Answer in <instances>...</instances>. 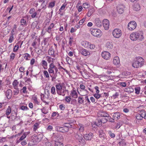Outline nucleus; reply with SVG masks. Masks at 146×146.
I'll return each mask as SVG.
<instances>
[{
	"mask_svg": "<svg viewBox=\"0 0 146 146\" xmlns=\"http://www.w3.org/2000/svg\"><path fill=\"white\" fill-rule=\"evenodd\" d=\"M130 39L133 41H135L137 40H142L143 39L144 37L141 32L133 33L130 35Z\"/></svg>",
	"mask_w": 146,
	"mask_h": 146,
	"instance_id": "1",
	"label": "nucleus"
},
{
	"mask_svg": "<svg viewBox=\"0 0 146 146\" xmlns=\"http://www.w3.org/2000/svg\"><path fill=\"white\" fill-rule=\"evenodd\" d=\"M144 62L143 59L142 58L139 57L137 58V60L133 61L132 66L134 68H138L142 66Z\"/></svg>",
	"mask_w": 146,
	"mask_h": 146,
	"instance_id": "2",
	"label": "nucleus"
},
{
	"mask_svg": "<svg viewBox=\"0 0 146 146\" xmlns=\"http://www.w3.org/2000/svg\"><path fill=\"white\" fill-rule=\"evenodd\" d=\"M90 31L91 34L94 36L100 37L102 35L101 31L99 29L91 28Z\"/></svg>",
	"mask_w": 146,
	"mask_h": 146,
	"instance_id": "3",
	"label": "nucleus"
},
{
	"mask_svg": "<svg viewBox=\"0 0 146 146\" xmlns=\"http://www.w3.org/2000/svg\"><path fill=\"white\" fill-rule=\"evenodd\" d=\"M74 135L76 138L80 143H83L84 140L83 139V136L79 132H74Z\"/></svg>",
	"mask_w": 146,
	"mask_h": 146,
	"instance_id": "4",
	"label": "nucleus"
},
{
	"mask_svg": "<svg viewBox=\"0 0 146 146\" xmlns=\"http://www.w3.org/2000/svg\"><path fill=\"white\" fill-rule=\"evenodd\" d=\"M113 35L115 38H118L122 35L121 31L120 29L118 28L115 29L113 31Z\"/></svg>",
	"mask_w": 146,
	"mask_h": 146,
	"instance_id": "5",
	"label": "nucleus"
},
{
	"mask_svg": "<svg viewBox=\"0 0 146 146\" xmlns=\"http://www.w3.org/2000/svg\"><path fill=\"white\" fill-rule=\"evenodd\" d=\"M56 129L57 131L62 133L68 132L69 130L67 127L64 126L62 127L57 126L56 127Z\"/></svg>",
	"mask_w": 146,
	"mask_h": 146,
	"instance_id": "6",
	"label": "nucleus"
},
{
	"mask_svg": "<svg viewBox=\"0 0 146 146\" xmlns=\"http://www.w3.org/2000/svg\"><path fill=\"white\" fill-rule=\"evenodd\" d=\"M137 26L136 22L134 21H132L129 23L128 28L130 30H132L135 29Z\"/></svg>",
	"mask_w": 146,
	"mask_h": 146,
	"instance_id": "7",
	"label": "nucleus"
},
{
	"mask_svg": "<svg viewBox=\"0 0 146 146\" xmlns=\"http://www.w3.org/2000/svg\"><path fill=\"white\" fill-rule=\"evenodd\" d=\"M64 84L63 83H57L55 85V86L56 88V90L57 93L64 87Z\"/></svg>",
	"mask_w": 146,
	"mask_h": 146,
	"instance_id": "8",
	"label": "nucleus"
},
{
	"mask_svg": "<svg viewBox=\"0 0 146 146\" xmlns=\"http://www.w3.org/2000/svg\"><path fill=\"white\" fill-rule=\"evenodd\" d=\"M102 57L105 59L106 60H108L110 57V54L107 51H104L102 54Z\"/></svg>",
	"mask_w": 146,
	"mask_h": 146,
	"instance_id": "9",
	"label": "nucleus"
},
{
	"mask_svg": "<svg viewBox=\"0 0 146 146\" xmlns=\"http://www.w3.org/2000/svg\"><path fill=\"white\" fill-rule=\"evenodd\" d=\"M110 25L109 21L107 19H104L103 21V25L105 29L107 30L109 28Z\"/></svg>",
	"mask_w": 146,
	"mask_h": 146,
	"instance_id": "10",
	"label": "nucleus"
},
{
	"mask_svg": "<svg viewBox=\"0 0 146 146\" xmlns=\"http://www.w3.org/2000/svg\"><path fill=\"white\" fill-rule=\"evenodd\" d=\"M79 52L81 54L84 56H87L90 55V53L86 49L82 48L80 49L79 50Z\"/></svg>",
	"mask_w": 146,
	"mask_h": 146,
	"instance_id": "11",
	"label": "nucleus"
},
{
	"mask_svg": "<svg viewBox=\"0 0 146 146\" xmlns=\"http://www.w3.org/2000/svg\"><path fill=\"white\" fill-rule=\"evenodd\" d=\"M55 66L54 65L53 63L50 64L49 66V68L48 69V71L50 74H54V69L55 68Z\"/></svg>",
	"mask_w": 146,
	"mask_h": 146,
	"instance_id": "12",
	"label": "nucleus"
},
{
	"mask_svg": "<svg viewBox=\"0 0 146 146\" xmlns=\"http://www.w3.org/2000/svg\"><path fill=\"white\" fill-rule=\"evenodd\" d=\"M95 25L98 27H100L102 25V20H101L99 18H96L94 21Z\"/></svg>",
	"mask_w": 146,
	"mask_h": 146,
	"instance_id": "13",
	"label": "nucleus"
},
{
	"mask_svg": "<svg viewBox=\"0 0 146 146\" xmlns=\"http://www.w3.org/2000/svg\"><path fill=\"white\" fill-rule=\"evenodd\" d=\"M125 7V6L123 5H119L117 7V11L118 13L120 14L122 13Z\"/></svg>",
	"mask_w": 146,
	"mask_h": 146,
	"instance_id": "14",
	"label": "nucleus"
},
{
	"mask_svg": "<svg viewBox=\"0 0 146 146\" xmlns=\"http://www.w3.org/2000/svg\"><path fill=\"white\" fill-rule=\"evenodd\" d=\"M93 133H90L88 134L85 135L84 137L87 140H91L93 138Z\"/></svg>",
	"mask_w": 146,
	"mask_h": 146,
	"instance_id": "15",
	"label": "nucleus"
},
{
	"mask_svg": "<svg viewBox=\"0 0 146 146\" xmlns=\"http://www.w3.org/2000/svg\"><path fill=\"white\" fill-rule=\"evenodd\" d=\"M68 90H66V86H65L63 88L57 93L59 95H61L62 96H64L65 95L66 92Z\"/></svg>",
	"mask_w": 146,
	"mask_h": 146,
	"instance_id": "16",
	"label": "nucleus"
},
{
	"mask_svg": "<svg viewBox=\"0 0 146 146\" xmlns=\"http://www.w3.org/2000/svg\"><path fill=\"white\" fill-rule=\"evenodd\" d=\"M99 134L100 137L102 140H104L106 139V134L102 130H100L99 131Z\"/></svg>",
	"mask_w": 146,
	"mask_h": 146,
	"instance_id": "17",
	"label": "nucleus"
},
{
	"mask_svg": "<svg viewBox=\"0 0 146 146\" xmlns=\"http://www.w3.org/2000/svg\"><path fill=\"white\" fill-rule=\"evenodd\" d=\"M113 63L115 65H119L120 64V60L118 57L115 56L114 57L113 60Z\"/></svg>",
	"mask_w": 146,
	"mask_h": 146,
	"instance_id": "18",
	"label": "nucleus"
},
{
	"mask_svg": "<svg viewBox=\"0 0 146 146\" xmlns=\"http://www.w3.org/2000/svg\"><path fill=\"white\" fill-rule=\"evenodd\" d=\"M5 95L8 99H10L12 96V92L10 89L7 90L5 93Z\"/></svg>",
	"mask_w": 146,
	"mask_h": 146,
	"instance_id": "19",
	"label": "nucleus"
},
{
	"mask_svg": "<svg viewBox=\"0 0 146 146\" xmlns=\"http://www.w3.org/2000/svg\"><path fill=\"white\" fill-rule=\"evenodd\" d=\"M133 9L135 11H138L140 9V5L137 3H134L133 5Z\"/></svg>",
	"mask_w": 146,
	"mask_h": 146,
	"instance_id": "20",
	"label": "nucleus"
},
{
	"mask_svg": "<svg viewBox=\"0 0 146 146\" xmlns=\"http://www.w3.org/2000/svg\"><path fill=\"white\" fill-rule=\"evenodd\" d=\"M86 43H87L88 46H85V47H89L90 49H94L95 47V45L94 44H91L88 42H83V45L84 44H86Z\"/></svg>",
	"mask_w": 146,
	"mask_h": 146,
	"instance_id": "21",
	"label": "nucleus"
},
{
	"mask_svg": "<svg viewBox=\"0 0 146 146\" xmlns=\"http://www.w3.org/2000/svg\"><path fill=\"white\" fill-rule=\"evenodd\" d=\"M106 47L108 50H110L113 48V44L112 42H107L106 44Z\"/></svg>",
	"mask_w": 146,
	"mask_h": 146,
	"instance_id": "22",
	"label": "nucleus"
},
{
	"mask_svg": "<svg viewBox=\"0 0 146 146\" xmlns=\"http://www.w3.org/2000/svg\"><path fill=\"white\" fill-rule=\"evenodd\" d=\"M54 49L52 46H51L49 49L48 50V54L50 55H54Z\"/></svg>",
	"mask_w": 146,
	"mask_h": 146,
	"instance_id": "23",
	"label": "nucleus"
},
{
	"mask_svg": "<svg viewBox=\"0 0 146 146\" xmlns=\"http://www.w3.org/2000/svg\"><path fill=\"white\" fill-rule=\"evenodd\" d=\"M71 96L72 98H77L78 97V95L76 90H73L71 92Z\"/></svg>",
	"mask_w": 146,
	"mask_h": 146,
	"instance_id": "24",
	"label": "nucleus"
},
{
	"mask_svg": "<svg viewBox=\"0 0 146 146\" xmlns=\"http://www.w3.org/2000/svg\"><path fill=\"white\" fill-rule=\"evenodd\" d=\"M113 117L115 119L117 120L120 118V114L119 112H117L114 113L113 115Z\"/></svg>",
	"mask_w": 146,
	"mask_h": 146,
	"instance_id": "25",
	"label": "nucleus"
},
{
	"mask_svg": "<svg viewBox=\"0 0 146 146\" xmlns=\"http://www.w3.org/2000/svg\"><path fill=\"white\" fill-rule=\"evenodd\" d=\"M41 64L43 67L44 69H46V67L47 66V63L46 62L45 60H42L41 62Z\"/></svg>",
	"mask_w": 146,
	"mask_h": 146,
	"instance_id": "26",
	"label": "nucleus"
},
{
	"mask_svg": "<svg viewBox=\"0 0 146 146\" xmlns=\"http://www.w3.org/2000/svg\"><path fill=\"white\" fill-rule=\"evenodd\" d=\"M145 112L144 110H142L140 111L139 114L141 115L142 118H143L145 119H146V116L145 114Z\"/></svg>",
	"mask_w": 146,
	"mask_h": 146,
	"instance_id": "27",
	"label": "nucleus"
},
{
	"mask_svg": "<svg viewBox=\"0 0 146 146\" xmlns=\"http://www.w3.org/2000/svg\"><path fill=\"white\" fill-rule=\"evenodd\" d=\"M29 133L27 134L26 133H23V135L19 139V140L17 141L18 143L19 142L23 140L25 138L27 134H28Z\"/></svg>",
	"mask_w": 146,
	"mask_h": 146,
	"instance_id": "28",
	"label": "nucleus"
},
{
	"mask_svg": "<svg viewBox=\"0 0 146 146\" xmlns=\"http://www.w3.org/2000/svg\"><path fill=\"white\" fill-rule=\"evenodd\" d=\"M81 93V95L82 96H86L87 95L88 93V91L86 90H83L80 91Z\"/></svg>",
	"mask_w": 146,
	"mask_h": 146,
	"instance_id": "29",
	"label": "nucleus"
},
{
	"mask_svg": "<svg viewBox=\"0 0 146 146\" xmlns=\"http://www.w3.org/2000/svg\"><path fill=\"white\" fill-rule=\"evenodd\" d=\"M11 111V108L10 106H9L6 111L5 114L7 115H8L10 113Z\"/></svg>",
	"mask_w": 146,
	"mask_h": 146,
	"instance_id": "30",
	"label": "nucleus"
},
{
	"mask_svg": "<svg viewBox=\"0 0 146 146\" xmlns=\"http://www.w3.org/2000/svg\"><path fill=\"white\" fill-rule=\"evenodd\" d=\"M20 42H19L18 43H17L16 45L14 46V47L13 48V51L14 52H16L18 49V48H19V44Z\"/></svg>",
	"mask_w": 146,
	"mask_h": 146,
	"instance_id": "31",
	"label": "nucleus"
},
{
	"mask_svg": "<svg viewBox=\"0 0 146 146\" xmlns=\"http://www.w3.org/2000/svg\"><path fill=\"white\" fill-rule=\"evenodd\" d=\"M94 10L93 9H90L88 13H87V16L88 17H90L92 14L94 13Z\"/></svg>",
	"mask_w": 146,
	"mask_h": 146,
	"instance_id": "32",
	"label": "nucleus"
},
{
	"mask_svg": "<svg viewBox=\"0 0 146 146\" xmlns=\"http://www.w3.org/2000/svg\"><path fill=\"white\" fill-rule=\"evenodd\" d=\"M43 73L44 76L46 78L49 80L50 78L48 72L46 70H44L43 71Z\"/></svg>",
	"mask_w": 146,
	"mask_h": 146,
	"instance_id": "33",
	"label": "nucleus"
},
{
	"mask_svg": "<svg viewBox=\"0 0 146 146\" xmlns=\"http://www.w3.org/2000/svg\"><path fill=\"white\" fill-rule=\"evenodd\" d=\"M108 115V114L107 113H104V112L101 113H99V116H100L101 117H107Z\"/></svg>",
	"mask_w": 146,
	"mask_h": 146,
	"instance_id": "34",
	"label": "nucleus"
},
{
	"mask_svg": "<svg viewBox=\"0 0 146 146\" xmlns=\"http://www.w3.org/2000/svg\"><path fill=\"white\" fill-rule=\"evenodd\" d=\"M47 1H44L41 5V9L45 8V7L47 4Z\"/></svg>",
	"mask_w": 146,
	"mask_h": 146,
	"instance_id": "35",
	"label": "nucleus"
},
{
	"mask_svg": "<svg viewBox=\"0 0 146 146\" xmlns=\"http://www.w3.org/2000/svg\"><path fill=\"white\" fill-rule=\"evenodd\" d=\"M78 102L79 104H82L84 103V100L82 99V98L79 97L78 98Z\"/></svg>",
	"mask_w": 146,
	"mask_h": 146,
	"instance_id": "36",
	"label": "nucleus"
},
{
	"mask_svg": "<svg viewBox=\"0 0 146 146\" xmlns=\"http://www.w3.org/2000/svg\"><path fill=\"white\" fill-rule=\"evenodd\" d=\"M51 92L53 95H55L56 94V89L54 86H53L51 87Z\"/></svg>",
	"mask_w": 146,
	"mask_h": 146,
	"instance_id": "37",
	"label": "nucleus"
},
{
	"mask_svg": "<svg viewBox=\"0 0 146 146\" xmlns=\"http://www.w3.org/2000/svg\"><path fill=\"white\" fill-rule=\"evenodd\" d=\"M125 91L128 92H132L134 91V90L132 87H130L126 88Z\"/></svg>",
	"mask_w": 146,
	"mask_h": 146,
	"instance_id": "38",
	"label": "nucleus"
},
{
	"mask_svg": "<svg viewBox=\"0 0 146 146\" xmlns=\"http://www.w3.org/2000/svg\"><path fill=\"white\" fill-rule=\"evenodd\" d=\"M21 25L22 26H26L27 23L26 21L24 19H22L21 20Z\"/></svg>",
	"mask_w": 146,
	"mask_h": 146,
	"instance_id": "39",
	"label": "nucleus"
},
{
	"mask_svg": "<svg viewBox=\"0 0 146 146\" xmlns=\"http://www.w3.org/2000/svg\"><path fill=\"white\" fill-rule=\"evenodd\" d=\"M53 141L55 142V143H57L60 141L58 137L57 136H54L53 138Z\"/></svg>",
	"mask_w": 146,
	"mask_h": 146,
	"instance_id": "40",
	"label": "nucleus"
},
{
	"mask_svg": "<svg viewBox=\"0 0 146 146\" xmlns=\"http://www.w3.org/2000/svg\"><path fill=\"white\" fill-rule=\"evenodd\" d=\"M108 117V119L109 121L110 122H114V118L113 117V118H112L108 114V117Z\"/></svg>",
	"mask_w": 146,
	"mask_h": 146,
	"instance_id": "41",
	"label": "nucleus"
},
{
	"mask_svg": "<svg viewBox=\"0 0 146 146\" xmlns=\"http://www.w3.org/2000/svg\"><path fill=\"white\" fill-rule=\"evenodd\" d=\"M39 124L37 123H36L34 125L33 129L34 131L36 130L38 128Z\"/></svg>",
	"mask_w": 146,
	"mask_h": 146,
	"instance_id": "42",
	"label": "nucleus"
},
{
	"mask_svg": "<svg viewBox=\"0 0 146 146\" xmlns=\"http://www.w3.org/2000/svg\"><path fill=\"white\" fill-rule=\"evenodd\" d=\"M20 109L23 110H29V108L27 106H21L20 107Z\"/></svg>",
	"mask_w": 146,
	"mask_h": 146,
	"instance_id": "43",
	"label": "nucleus"
},
{
	"mask_svg": "<svg viewBox=\"0 0 146 146\" xmlns=\"http://www.w3.org/2000/svg\"><path fill=\"white\" fill-rule=\"evenodd\" d=\"M55 146H63V143L60 141L57 143H55Z\"/></svg>",
	"mask_w": 146,
	"mask_h": 146,
	"instance_id": "44",
	"label": "nucleus"
},
{
	"mask_svg": "<svg viewBox=\"0 0 146 146\" xmlns=\"http://www.w3.org/2000/svg\"><path fill=\"white\" fill-rule=\"evenodd\" d=\"M66 4L65 3H64L63 5L61 6L60 8V9L59 10V11L61 12L62 10H64L66 7Z\"/></svg>",
	"mask_w": 146,
	"mask_h": 146,
	"instance_id": "45",
	"label": "nucleus"
},
{
	"mask_svg": "<svg viewBox=\"0 0 146 146\" xmlns=\"http://www.w3.org/2000/svg\"><path fill=\"white\" fill-rule=\"evenodd\" d=\"M135 93L137 94H139V93L140 91V88L139 87L135 88Z\"/></svg>",
	"mask_w": 146,
	"mask_h": 146,
	"instance_id": "46",
	"label": "nucleus"
},
{
	"mask_svg": "<svg viewBox=\"0 0 146 146\" xmlns=\"http://www.w3.org/2000/svg\"><path fill=\"white\" fill-rule=\"evenodd\" d=\"M24 55H25V56H24V58L26 60H29L28 57H30V56L29 54L27 53H25L24 54Z\"/></svg>",
	"mask_w": 146,
	"mask_h": 146,
	"instance_id": "47",
	"label": "nucleus"
},
{
	"mask_svg": "<svg viewBox=\"0 0 146 146\" xmlns=\"http://www.w3.org/2000/svg\"><path fill=\"white\" fill-rule=\"evenodd\" d=\"M27 90V87L26 86H24L23 87V88L22 89H21L20 91V92H21L22 91V92L24 93H27V92L26 90Z\"/></svg>",
	"mask_w": 146,
	"mask_h": 146,
	"instance_id": "48",
	"label": "nucleus"
},
{
	"mask_svg": "<svg viewBox=\"0 0 146 146\" xmlns=\"http://www.w3.org/2000/svg\"><path fill=\"white\" fill-rule=\"evenodd\" d=\"M136 117L137 119L139 120H141L142 119L141 115L139 114H137L136 115Z\"/></svg>",
	"mask_w": 146,
	"mask_h": 146,
	"instance_id": "49",
	"label": "nucleus"
},
{
	"mask_svg": "<svg viewBox=\"0 0 146 146\" xmlns=\"http://www.w3.org/2000/svg\"><path fill=\"white\" fill-rule=\"evenodd\" d=\"M59 108L62 110H64L65 109V106L63 104H61L59 106Z\"/></svg>",
	"mask_w": 146,
	"mask_h": 146,
	"instance_id": "50",
	"label": "nucleus"
},
{
	"mask_svg": "<svg viewBox=\"0 0 146 146\" xmlns=\"http://www.w3.org/2000/svg\"><path fill=\"white\" fill-rule=\"evenodd\" d=\"M83 6L84 8H87L89 7V5L88 4L85 3L83 4Z\"/></svg>",
	"mask_w": 146,
	"mask_h": 146,
	"instance_id": "51",
	"label": "nucleus"
},
{
	"mask_svg": "<svg viewBox=\"0 0 146 146\" xmlns=\"http://www.w3.org/2000/svg\"><path fill=\"white\" fill-rule=\"evenodd\" d=\"M94 96L96 98L98 99L100 97L101 95L97 93L96 94H95Z\"/></svg>",
	"mask_w": 146,
	"mask_h": 146,
	"instance_id": "52",
	"label": "nucleus"
},
{
	"mask_svg": "<svg viewBox=\"0 0 146 146\" xmlns=\"http://www.w3.org/2000/svg\"><path fill=\"white\" fill-rule=\"evenodd\" d=\"M14 40V37L13 36H10L9 40V43H11Z\"/></svg>",
	"mask_w": 146,
	"mask_h": 146,
	"instance_id": "53",
	"label": "nucleus"
},
{
	"mask_svg": "<svg viewBox=\"0 0 146 146\" xmlns=\"http://www.w3.org/2000/svg\"><path fill=\"white\" fill-rule=\"evenodd\" d=\"M55 5V2H53L50 3L49 5V7H50L51 8L53 7Z\"/></svg>",
	"mask_w": 146,
	"mask_h": 146,
	"instance_id": "54",
	"label": "nucleus"
},
{
	"mask_svg": "<svg viewBox=\"0 0 146 146\" xmlns=\"http://www.w3.org/2000/svg\"><path fill=\"white\" fill-rule=\"evenodd\" d=\"M47 58V61L49 63H50L52 61V58L50 56H47L46 57Z\"/></svg>",
	"mask_w": 146,
	"mask_h": 146,
	"instance_id": "55",
	"label": "nucleus"
},
{
	"mask_svg": "<svg viewBox=\"0 0 146 146\" xmlns=\"http://www.w3.org/2000/svg\"><path fill=\"white\" fill-rule=\"evenodd\" d=\"M18 84L19 82L16 80H14V81L13 83V86H17L18 85Z\"/></svg>",
	"mask_w": 146,
	"mask_h": 146,
	"instance_id": "56",
	"label": "nucleus"
},
{
	"mask_svg": "<svg viewBox=\"0 0 146 146\" xmlns=\"http://www.w3.org/2000/svg\"><path fill=\"white\" fill-rule=\"evenodd\" d=\"M71 99V98L69 96H66L65 98L66 101L68 102H70Z\"/></svg>",
	"mask_w": 146,
	"mask_h": 146,
	"instance_id": "57",
	"label": "nucleus"
},
{
	"mask_svg": "<svg viewBox=\"0 0 146 146\" xmlns=\"http://www.w3.org/2000/svg\"><path fill=\"white\" fill-rule=\"evenodd\" d=\"M15 56V54L14 53H12L10 56V58L11 59H12V60H13Z\"/></svg>",
	"mask_w": 146,
	"mask_h": 146,
	"instance_id": "58",
	"label": "nucleus"
},
{
	"mask_svg": "<svg viewBox=\"0 0 146 146\" xmlns=\"http://www.w3.org/2000/svg\"><path fill=\"white\" fill-rule=\"evenodd\" d=\"M77 102V101L76 100L73 99L71 101V104H73V105H74L76 104Z\"/></svg>",
	"mask_w": 146,
	"mask_h": 146,
	"instance_id": "59",
	"label": "nucleus"
},
{
	"mask_svg": "<svg viewBox=\"0 0 146 146\" xmlns=\"http://www.w3.org/2000/svg\"><path fill=\"white\" fill-rule=\"evenodd\" d=\"M35 11V9L34 8H31L30 9L29 11V13L31 14H32V13H33Z\"/></svg>",
	"mask_w": 146,
	"mask_h": 146,
	"instance_id": "60",
	"label": "nucleus"
},
{
	"mask_svg": "<svg viewBox=\"0 0 146 146\" xmlns=\"http://www.w3.org/2000/svg\"><path fill=\"white\" fill-rule=\"evenodd\" d=\"M37 14V13L36 12H34L32 14V15L31 16V17L33 18L35 17H36Z\"/></svg>",
	"mask_w": 146,
	"mask_h": 146,
	"instance_id": "61",
	"label": "nucleus"
},
{
	"mask_svg": "<svg viewBox=\"0 0 146 146\" xmlns=\"http://www.w3.org/2000/svg\"><path fill=\"white\" fill-rule=\"evenodd\" d=\"M79 130L81 132H83L84 130V125H83V126H81V127H80L79 128Z\"/></svg>",
	"mask_w": 146,
	"mask_h": 146,
	"instance_id": "62",
	"label": "nucleus"
},
{
	"mask_svg": "<svg viewBox=\"0 0 146 146\" xmlns=\"http://www.w3.org/2000/svg\"><path fill=\"white\" fill-rule=\"evenodd\" d=\"M109 133L110 136L111 137L113 138L115 137V134L114 133H112L111 131H110L109 132Z\"/></svg>",
	"mask_w": 146,
	"mask_h": 146,
	"instance_id": "63",
	"label": "nucleus"
},
{
	"mask_svg": "<svg viewBox=\"0 0 146 146\" xmlns=\"http://www.w3.org/2000/svg\"><path fill=\"white\" fill-rule=\"evenodd\" d=\"M52 128H53L52 127L51 125H49L48 126L47 129V130H49L50 131H51L52 130Z\"/></svg>",
	"mask_w": 146,
	"mask_h": 146,
	"instance_id": "64",
	"label": "nucleus"
}]
</instances>
